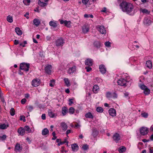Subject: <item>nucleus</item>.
I'll use <instances>...</instances> for the list:
<instances>
[{"label":"nucleus","instance_id":"b1692460","mask_svg":"<svg viewBox=\"0 0 153 153\" xmlns=\"http://www.w3.org/2000/svg\"><path fill=\"white\" fill-rule=\"evenodd\" d=\"M140 12H142L144 14H149L150 11L146 9L141 8L140 10Z\"/></svg>","mask_w":153,"mask_h":153},{"label":"nucleus","instance_id":"864d4df0","mask_svg":"<svg viewBox=\"0 0 153 153\" xmlns=\"http://www.w3.org/2000/svg\"><path fill=\"white\" fill-rule=\"evenodd\" d=\"M82 148L84 150H86L88 148V146L87 145L85 144L82 146Z\"/></svg>","mask_w":153,"mask_h":153},{"label":"nucleus","instance_id":"4468645a","mask_svg":"<svg viewBox=\"0 0 153 153\" xmlns=\"http://www.w3.org/2000/svg\"><path fill=\"white\" fill-rule=\"evenodd\" d=\"M51 66L50 65H48L45 68V72L48 74H50L51 72Z\"/></svg>","mask_w":153,"mask_h":153},{"label":"nucleus","instance_id":"c756f323","mask_svg":"<svg viewBox=\"0 0 153 153\" xmlns=\"http://www.w3.org/2000/svg\"><path fill=\"white\" fill-rule=\"evenodd\" d=\"M7 20L8 22L10 23H12L13 22V17L10 15H9L7 17Z\"/></svg>","mask_w":153,"mask_h":153},{"label":"nucleus","instance_id":"6ab92c4d","mask_svg":"<svg viewBox=\"0 0 153 153\" xmlns=\"http://www.w3.org/2000/svg\"><path fill=\"white\" fill-rule=\"evenodd\" d=\"M40 20L38 19H35L33 20L34 25L36 26H38L40 23Z\"/></svg>","mask_w":153,"mask_h":153},{"label":"nucleus","instance_id":"a19ab883","mask_svg":"<svg viewBox=\"0 0 153 153\" xmlns=\"http://www.w3.org/2000/svg\"><path fill=\"white\" fill-rule=\"evenodd\" d=\"M97 111L100 113H102L103 112V109L101 107H98L96 108Z\"/></svg>","mask_w":153,"mask_h":153},{"label":"nucleus","instance_id":"a878e982","mask_svg":"<svg viewBox=\"0 0 153 153\" xmlns=\"http://www.w3.org/2000/svg\"><path fill=\"white\" fill-rule=\"evenodd\" d=\"M61 126L63 130H65L68 128V126L64 122L61 123Z\"/></svg>","mask_w":153,"mask_h":153},{"label":"nucleus","instance_id":"6e6d98bb","mask_svg":"<svg viewBox=\"0 0 153 153\" xmlns=\"http://www.w3.org/2000/svg\"><path fill=\"white\" fill-rule=\"evenodd\" d=\"M85 68L86 69L87 71L88 72L91 71L92 70L91 68L89 67H85Z\"/></svg>","mask_w":153,"mask_h":153},{"label":"nucleus","instance_id":"f704fd0d","mask_svg":"<svg viewBox=\"0 0 153 153\" xmlns=\"http://www.w3.org/2000/svg\"><path fill=\"white\" fill-rule=\"evenodd\" d=\"M64 80L65 81V84L67 86H69L70 85L69 80L68 78H64Z\"/></svg>","mask_w":153,"mask_h":153},{"label":"nucleus","instance_id":"69168bd1","mask_svg":"<svg viewBox=\"0 0 153 153\" xmlns=\"http://www.w3.org/2000/svg\"><path fill=\"white\" fill-rule=\"evenodd\" d=\"M21 120H23V121L25 122V118L23 116L21 117V118L20 119Z\"/></svg>","mask_w":153,"mask_h":153},{"label":"nucleus","instance_id":"bf43d9fd","mask_svg":"<svg viewBox=\"0 0 153 153\" xmlns=\"http://www.w3.org/2000/svg\"><path fill=\"white\" fill-rule=\"evenodd\" d=\"M42 119L44 120L46 118L45 115V114H42Z\"/></svg>","mask_w":153,"mask_h":153},{"label":"nucleus","instance_id":"412c9836","mask_svg":"<svg viewBox=\"0 0 153 153\" xmlns=\"http://www.w3.org/2000/svg\"><path fill=\"white\" fill-rule=\"evenodd\" d=\"M49 134V131L47 128H45L42 131V134L43 135H48Z\"/></svg>","mask_w":153,"mask_h":153},{"label":"nucleus","instance_id":"603ef678","mask_svg":"<svg viewBox=\"0 0 153 153\" xmlns=\"http://www.w3.org/2000/svg\"><path fill=\"white\" fill-rule=\"evenodd\" d=\"M111 43L109 42H105V45L108 47H110L111 46Z\"/></svg>","mask_w":153,"mask_h":153},{"label":"nucleus","instance_id":"c9c22d12","mask_svg":"<svg viewBox=\"0 0 153 153\" xmlns=\"http://www.w3.org/2000/svg\"><path fill=\"white\" fill-rule=\"evenodd\" d=\"M8 127L7 125H6L5 124H4L0 125V129H4L7 128Z\"/></svg>","mask_w":153,"mask_h":153},{"label":"nucleus","instance_id":"58836bf2","mask_svg":"<svg viewBox=\"0 0 153 153\" xmlns=\"http://www.w3.org/2000/svg\"><path fill=\"white\" fill-rule=\"evenodd\" d=\"M144 92L146 95H148L150 93V90L147 88H146L144 90Z\"/></svg>","mask_w":153,"mask_h":153},{"label":"nucleus","instance_id":"ddd939ff","mask_svg":"<svg viewBox=\"0 0 153 153\" xmlns=\"http://www.w3.org/2000/svg\"><path fill=\"white\" fill-rule=\"evenodd\" d=\"M93 63V60L91 59H87L85 62V64L88 66H91L92 65Z\"/></svg>","mask_w":153,"mask_h":153},{"label":"nucleus","instance_id":"cd10ccee","mask_svg":"<svg viewBox=\"0 0 153 153\" xmlns=\"http://www.w3.org/2000/svg\"><path fill=\"white\" fill-rule=\"evenodd\" d=\"M99 89V87L97 85H94L93 87V91L94 93H96L97 92Z\"/></svg>","mask_w":153,"mask_h":153},{"label":"nucleus","instance_id":"20e7f679","mask_svg":"<svg viewBox=\"0 0 153 153\" xmlns=\"http://www.w3.org/2000/svg\"><path fill=\"white\" fill-rule=\"evenodd\" d=\"M128 82L124 79L121 78L118 80L117 83L119 85L121 86H126Z\"/></svg>","mask_w":153,"mask_h":153},{"label":"nucleus","instance_id":"680f3d73","mask_svg":"<svg viewBox=\"0 0 153 153\" xmlns=\"http://www.w3.org/2000/svg\"><path fill=\"white\" fill-rule=\"evenodd\" d=\"M29 13H27L25 14L24 15V16L25 17H26L27 19H28L29 18V17L28 16L29 15Z\"/></svg>","mask_w":153,"mask_h":153},{"label":"nucleus","instance_id":"2eb2a0df","mask_svg":"<svg viewBox=\"0 0 153 153\" xmlns=\"http://www.w3.org/2000/svg\"><path fill=\"white\" fill-rule=\"evenodd\" d=\"M89 30V27L88 25H85L82 27V30L83 32L85 33L88 32Z\"/></svg>","mask_w":153,"mask_h":153},{"label":"nucleus","instance_id":"8fccbe9b","mask_svg":"<svg viewBox=\"0 0 153 153\" xmlns=\"http://www.w3.org/2000/svg\"><path fill=\"white\" fill-rule=\"evenodd\" d=\"M140 87L141 89L144 90L146 88H147V87L144 85H140Z\"/></svg>","mask_w":153,"mask_h":153},{"label":"nucleus","instance_id":"c03bdc74","mask_svg":"<svg viewBox=\"0 0 153 153\" xmlns=\"http://www.w3.org/2000/svg\"><path fill=\"white\" fill-rule=\"evenodd\" d=\"M94 45L96 47H98L100 46V42L98 41H96L94 43Z\"/></svg>","mask_w":153,"mask_h":153},{"label":"nucleus","instance_id":"052dcab7","mask_svg":"<svg viewBox=\"0 0 153 153\" xmlns=\"http://www.w3.org/2000/svg\"><path fill=\"white\" fill-rule=\"evenodd\" d=\"M72 100L71 99H70L69 100V105H71V104L73 103V102H72Z\"/></svg>","mask_w":153,"mask_h":153},{"label":"nucleus","instance_id":"4d7b16f0","mask_svg":"<svg viewBox=\"0 0 153 153\" xmlns=\"http://www.w3.org/2000/svg\"><path fill=\"white\" fill-rule=\"evenodd\" d=\"M14 44L15 45H17L19 43V40H15L14 41Z\"/></svg>","mask_w":153,"mask_h":153},{"label":"nucleus","instance_id":"e433bc0d","mask_svg":"<svg viewBox=\"0 0 153 153\" xmlns=\"http://www.w3.org/2000/svg\"><path fill=\"white\" fill-rule=\"evenodd\" d=\"M23 2L25 5H28L30 3V0H24Z\"/></svg>","mask_w":153,"mask_h":153},{"label":"nucleus","instance_id":"37998d69","mask_svg":"<svg viewBox=\"0 0 153 153\" xmlns=\"http://www.w3.org/2000/svg\"><path fill=\"white\" fill-rule=\"evenodd\" d=\"M10 113L11 116H13L15 114V111L13 108H11L10 110Z\"/></svg>","mask_w":153,"mask_h":153},{"label":"nucleus","instance_id":"5fc2aeb1","mask_svg":"<svg viewBox=\"0 0 153 153\" xmlns=\"http://www.w3.org/2000/svg\"><path fill=\"white\" fill-rule=\"evenodd\" d=\"M89 1V0H82V2L85 5H86Z\"/></svg>","mask_w":153,"mask_h":153},{"label":"nucleus","instance_id":"5701e85b","mask_svg":"<svg viewBox=\"0 0 153 153\" xmlns=\"http://www.w3.org/2000/svg\"><path fill=\"white\" fill-rule=\"evenodd\" d=\"M15 31L16 33L19 35H21L22 32V31L20 30V29L18 27H16L15 29Z\"/></svg>","mask_w":153,"mask_h":153},{"label":"nucleus","instance_id":"bb28decb","mask_svg":"<svg viewBox=\"0 0 153 153\" xmlns=\"http://www.w3.org/2000/svg\"><path fill=\"white\" fill-rule=\"evenodd\" d=\"M152 62L150 60H148L146 61V66L148 68H150L152 67Z\"/></svg>","mask_w":153,"mask_h":153},{"label":"nucleus","instance_id":"dca6fc26","mask_svg":"<svg viewBox=\"0 0 153 153\" xmlns=\"http://www.w3.org/2000/svg\"><path fill=\"white\" fill-rule=\"evenodd\" d=\"M18 132L20 135H23L25 134V130L22 127H20L18 130Z\"/></svg>","mask_w":153,"mask_h":153},{"label":"nucleus","instance_id":"2f4dec72","mask_svg":"<svg viewBox=\"0 0 153 153\" xmlns=\"http://www.w3.org/2000/svg\"><path fill=\"white\" fill-rule=\"evenodd\" d=\"M85 117L86 118H93V116L90 112H88L85 115Z\"/></svg>","mask_w":153,"mask_h":153},{"label":"nucleus","instance_id":"09e8293b","mask_svg":"<svg viewBox=\"0 0 153 153\" xmlns=\"http://www.w3.org/2000/svg\"><path fill=\"white\" fill-rule=\"evenodd\" d=\"M7 136L5 135H4L2 136H0V140H4L6 138Z\"/></svg>","mask_w":153,"mask_h":153},{"label":"nucleus","instance_id":"79ce46f5","mask_svg":"<svg viewBox=\"0 0 153 153\" xmlns=\"http://www.w3.org/2000/svg\"><path fill=\"white\" fill-rule=\"evenodd\" d=\"M97 130L96 129L93 130V132L92 135L93 137H96L97 135Z\"/></svg>","mask_w":153,"mask_h":153},{"label":"nucleus","instance_id":"de8ad7c7","mask_svg":"<svg viewBox=\"0 0 153 153\" xmlns=\"http://www.w3.org/2000/svg\"><path fill=\"white\" fill-rule=\"evenodd\" d=\"M141 115L142 117L144 118H147L148 116V114L146 112H143L141 114Z\"/></svg>","mask_w":153,"mask_h":153},{"label":"nucleus","instance_id":"4c0bfd02","mask_svg":"<svg viewBox=\"0 0 153 153\" xmlns=\"http://www.w3.org/2000/svg\"><path fill=\"white\" fill-rule=\"evenodd\" d=\"M55 81L54 80H51L49 84V85L51 87H53L55 85Z\"/></svg>","mask_w":153,"mask_h":153},{"label":"nucleus","instance_id":"f3484780","mask_svg":"<svg viewBox=\"0 0 153 153\" xmlns=\"http://www.w3.org/2000/svg\"><path fill=\"white\" fill-rule=\"evenodd\" d=\"M71 148L73 151L75 152L78 150L79 146L76 144L74 143L71 145Z\"/></svg>","mask_w":153,"mask_h":153},{"label":"nucleus","instance_id":"ea45409f","mask_svg":"<svg viewBox=\"0 0 153 153\" xmlns=\"http://www.w3.org/2000/svg\"><path fill=\"white\" fill-rule=\"evenodd\" d=\"M74 108L72 107L70 108L69 109V113L71 114H73L74 112Z\"/></svg>","mask_w":153,"mask_h":153},{"label":"nucleus","instance_id":"c85d7f7f","mask_svg":"<svg viewBox=\"0 0 153 153\" xmlns=\"http://www.w3.org/2000/svg\"><path fill=\"white\" fill-rule=\"evenodd\" d=\"M48 115L51 118H53L56 117V115L54 114L51 110H49L48 111Z\"/></svg>","mask_w":153,"mask_h":153},{"label":"nucleus","instance_id":"774afa93","mask_svg":"<svg viewBox=\"0 0 153 153\" xmlns=\"http://www.w3.org/2000/svg\"><path fill=\"white\" fill-rule=\"evenodd\" d=\"M149 152L150 153H153V149L150 148L149 149Z\"/></svg>","mask_w":153,"mask_h":153},{"label":"nucleus","instance_id":"72a5a7b5","mask_svg":"<svg viewBox=\"0 0 153 153\" xmlns=\"http://www.w3.org/2000/svg\"><path fill=\"white\" fill-rule=\"evenodd\" d=\"M15 150L18 151H20L22 150L20 145L19 144H17L15 146Z\"/></svg>","mask_w":153,"mask_h":153},{"label":"nucleus","instance_id":"338daca9","mask_svg":"<svg viewBox=\"0 0 153 153\" xmlns=\"http://www.w3.org/2000/svg\"><path fill=\"white\" fill-rule=\"evenodd\" d=\"M75 126L76 127H77L78 128H79L81 126L80 124L77 123L75 125Z\"/></svg>","mask_w":153,"mask_h":153},{"label":"nucleus","instance_id":"f03ea898","mask_svg":"<svg viewBox=\"0 0 153 153\" xmlns=\"http://www.w3.org/2000/svg\"><path fill=\"white\" fill-rule=\"evenodd\" d=\"M67 66L69 68L67 72L69 74L71 75L75 72L76 70V67L75 65H73V62H71L68 63Z\"/></svg>","mask_w":153,"mask_h":153},{"label":"nucleus","instance_id":"6e6552de","mask_svg":"<svg viewBox=\"0 0 153 153\" xmlns=\"http://www.w3.org/2000/svg\"><path fill=\"white\" fill-rule=\"evenodd\" d=\"M97 30L100 33L102 34H105L106 32L105 28L103 26L98 25Z\"/></svg>","mask_w":153,"mask_h":153},{"label":"nucleus","instance_id":"f257e3e1","mask_svg":"<svg viewBox=\"0 0 153 153\" xmlns=\"http://www.w3.org/2000/svg\"><path fill=\"white\" fill-rule=\"evenodd\" d=\"M120 6L123 12L129 14L133 11L134 7L132 4L124 1L120 4Z\"/></svg>","mask_w":153,"mask_h":153},{"label":"nucleus","instance_id":"0eeeda50","mask_svg":"<svg viewBox=\"0 0 153 153\" xmlns=\"http://www.w3.org/2000/svg\"><path fill=\"white\" fill-rule=\"evenodd\" d=\"M55 43L57 46H62L64 43V42L63 39L60 38L56 41Z\"/></svg>","mask_w":153,"mask_h":153},{"label":"nucleus","instance_id":"473e14b6","mask_svg":"<svg viewBox=\"0 0 153 153\" xmlns=\"http://www.w3.org/2000/svg\"><path fill=\"white\" fill-rule=\"evenodd\" d=\"M23 128L25 130V131H27V133H30L31 132V130L28 126H25Z\"/></svg>","mask_w":153,"mask_h":153},{"label":"nucleus","instance_id":"e2e57ef3","mask_svg":"<svg viewBox=\"0 0 153 153\" xmlns=\"http://www.w3.org/2000/svg\"><path fill=\"white\" fill-rule=\"evenodd\" d=\"M84 17L85 18L88 19L89 18V15L85 14L84 15Z\"/></svg>","mask_w":153,"mask_h":153},{"label":"nucleus","instance_id":"0e129e2a","mask_svg":"<svg viewBox=\"0 0 153 153\" xmlns=\"http://www.w3.org/2000/svg\"><path fill=\"white\" fill-rule=\"evenodd\" d=\"M0 97L1 98V101L3 102H5V100L4 97H1H1Z\"/></svg>","mask_w":153,"mask_h":153},{"label":"nucleus","instance_id":"3c124183","mask_svg":"<svg viewBox=\"0 0 153 153\" xmlns=\"http://www.w3.org/2000/svg\"><path fill=\"white\" fill-rule=\"evenodd\" d=\"M27 44V42L26 41H24L23 43H20V45L22 47H24L25 46V45Z\"/></svg>","mask_w":153,"mask_h":153},{"label":"nucleus","instance_id":"7ed1b4c3","mask_svg":"<svg viewBox=\"0 0 153 153\" xmlns=\"http://www.w3.org/2000/svg\"><path fill=\"white\" fill-rule=\"evenodd\" d=\"M30 68L29 63H22L20 65V69L26 71H28Z\"/></svg>","mask_w":153,"mask_h":153},{"label":"nucleus","instance_id":"393cba45","mask_svg":"<svg viewBox=\"0 0 153 153\" xmlns=\"http://www.w3.org/2000/svg\"><path fill=\"white\" fill-rule=\"evenodd\" d=\"M38 4L41 7H44L46 6L48 4L47 3L41 1L40 0L38 1Z\"/></svg>","mask_w":153,"mask_h":153},{"label":"nucleus","instance_id":"9d476101","mask_svg":"<svg viewBox=\"0 0 153 153\" xmlns=\"http://www.w3.org/2000/svg\"><path fill=\"white\" fill-rule=\"evenodd\" d=\"M40 82V80L39 79H35L33 80L32 85L34 87H37L39 85Z\"/></svg>","mask_w":153,"mask_h":153},{"label":"nucleus","instance_id":"13d9d810","mask_svg":"<svg viewBox=\"0 0 153 153\" xmlns=\"http://www.w3.org/2000/svg\"><path fill=\"white\" fill-rule=\"evenodd\" d=\"M26 100L25 99H23L21 100V103L22 104H24L26 102Z\"/></svg>","mask_w":153,"mask_h":153},{"label":"nucleus","instance_id":"f8f14e48","mask_svg":"<svg viewBox=\"0 0 153 153\" xmlns=\"http://www.w3.org/2000/svg\"><path fill=\"white\" fill-rule=\"evenodd\" d=\"M99 69L100 72L102 74H105L106 71V68L103 65H100L99 66Z\"/></svg>","mask_w":153,"mask_h":153},{"label":"nucleus","instance_id":"423d86ee","mask_svg":"<svg viewBox=\"0 0 153 153\" xmlns=\"http://www.w3.org/2000/svg\"><path fill=\"white\" fill-rule=\"evenodd\" d=\"M60 23L61 24H64L65 25L68 27H71V22L70 21H64L62 20H59Z\"/></svg>","mask_w":153,"mask_h":153},{"label":"nucleus","instance_id":"49530a36","mask_svg":"<svg viewBox=\"0 0 153 153\" xmlns=\"http://www.w3.org/2000/svg\"><path fill=\"white\" fill-rule=\"evenodd\" d=\"M112 94L109 92H107L106 94V97L108 99H110L111 97Z\"/></svg>","mask_w":153,"mask_h":153},{"label":"nucleus","instance_id":"aec40b11","mask_svg":"<svg viewBox=\"0 0 153 153\" xmlns=\"http://www.w3.org/2000/svg\"><path fill=\"white\" fill-rule=\"evenodd\" d=\"M49 25L54 28L56 27L57 26V23L56 22H54L53 21H51L49 22Z\"/></svg>","mask_w":153,"mask_h":153},{"label":"nucleus","instance_id":"39448f33","mask_svg":"<svg viewBox=\"0 0 153 153\" xmlns=\"http://www.w3.org/2000/svg\"><path fill=\"white\" fill-rule=\"evenodd\" d=\"M140 132L142 135H144L147 134L149 132L148 128L145 127H143L140 129Z\"/></svg>","mask_w":153,"mask_h":153},{"label":"nucleus","instance_id":"4be33fe9","mask_svg":"<svg viewBox=\"0 0 153 153\" xmlns=\"http://www.w3.org/2000/svg\"><path fill=\"white\" fill-rule=\"evenodd\" d=\"M68 111V110L66 107H64L62 108V114L63 116L65 115Z\"/></svg>","mask_w":153,"mask_h":153},{"label":"nucleus","instance_id":"7c9ffc66","mask_svg":"<svg viewBox=\"0 0 153 153\" xmlns=\"http://www.w3.org/2000/svg\"><path fill=\"white\" fill-rule=\"evenodd\" d=\"M126 150V148L124 146H122L119 149V151L120 153H123Z\"/></svg>","mask_w":153,"mask_h":153},{"label":"nucleus","instance_id":"a211bd4d","mask_svg":"<svg viewBox=\"0 0 153 153\" xmlns=\"http://www.w3.org/2000/svg\"><path fill=\"white\" fill-rule=\"evenodd\" d=\"M151 20L147 17L144 18L143 21V23L144 24L146 25H149L151 23Z\"/></svg>","mask_w":153,"mask_h":153},{"label":"nucleus","instance_id":"1a4fd4ad","mask_svg":"<svg viewBox=\"0 0 153 153\" xmlns=\"http://www.w3.org/2000/svg\"><path fill=\"white\" fill-rule=\"evenodd\" d=\"M120 136L119 134L115 133L113 135V139L114 141L118 143L120 139Z\"/></svg>","mask_w":153,"mask_h":153},{"label":"nucleus","instance_id":"9b49d317","mask_svg":"<svg viewBox=\"0 0 153 153\" xmlns=\"http://www.w3.org/2000/svg\"><path fill=\"white\" fill-rule=\"evenodd\" d=\"M109 113L112 117H115L116 115L115 110L113 108H110L108 110Z\"/></svg>","mask_w":153,"mask_h":153},{"label":"nucleus","instance_id":"a18cd8bd","mask_svg":"<svg viewBox=\"0 0 153 153\" xmlns=\"http://www.w3.org/2000/svg\"><path fill=\"white\" fill-rule=\"evenodd\" d=\"M27 108L28 110L30 112L33 109V107L31 105H28L27 106Z\"/></svg>","mask_w":153,"mask_h":153}]
</instances>
